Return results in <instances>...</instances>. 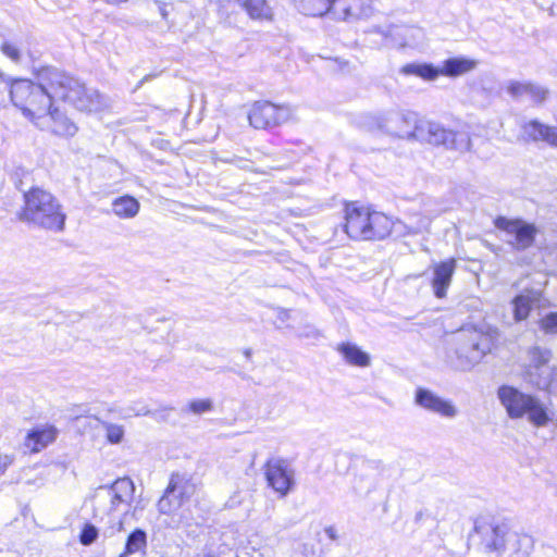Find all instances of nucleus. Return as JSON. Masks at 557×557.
<instances>
[{
	"mask_svg": "<svg viewBox=\"0 0 557 557\" xmlns=\"http://www.w3.org/2000/svg\"><path fill=\"white\" fill-rule=\"evenodd\" d=\"M51 72H60L57 69H44L39 73V84L26 79L15 81L11 85L10 96L15 107L20 108L23 115L36 127L44 124V119L54 106L57 91L48 84V76Z\"/></svg>",
	"mask_w": 557,
	"mask_h": 557,
	"instance_id": "f257e3e1",
	"label": "nucleus"
},
{
	"mask_svg": "<svg viewBox=\"0 0 557 557\" xmlns=\"http://www.w3.org/2000/svg\"><path fill=\"white\" fill-rule=\"evenodd\" d=\"M20 218L36 226L61 232L66 215L59 200L50 191L33 187L24 195V208Z\"/></svg>",
	"mask_w": 557,
	"mask_h": 557,
	"instance_id": "f03ea898",
	"label": "nucleus"
},
{
	"mask_svg": "<svg viewBox=\"0 0 557 557\" xmlns=\"http://www.w3.org/2000/svg\"><path fill=\"white\" fill-rule=\"evenodd\" d=\"M421 116L405 109H389L360 117L359 126L368 132H380L393 138L416 140Z\"/></svg>",
	"mask_w": 557,
	"mask_h": 557,
	"instance_id": "7ed1b4c3",
	"label": "nucleus"
},
{
	"mask_svg": "<svg viewBox=\"0 0 557 557\" xmlns=\"http://www.w3.org/2000/svg\"><path fill=\"white\" fill-rule=\"evenodd\" d=\"M498 339V330L488 324L468 326L457 335L456 367L462 371L472 369L492 350Z\"/></svg>",
	"mask_w": 557,
	"mask_h": 557,
	"instance_id": "20e7f679",
	"label": "nucleus"
},
{
	"mask_svg": "<svg viewBox=\"0 0 557 557\" xmlns=\"http://www.w3.org/2000/svg\"><path fill=\"white\" fill-rule=\"evenodd\" d=\"M49 86L57 91V98L67 101L79 111L97 112L106 107V99L95 89H87L76 78L63 73L51 72Z\"/></svg>",
	"mask_w": 557,
	"mask_h": 557,
	"instance_id": "39448f33",
	"label": "nucleus"
},
{
	"mask_svg": "<svg viewBox=\"0 0 557 557\" xmlns=\"http://www.w3.org/2000/svg\"><path fill=\"white\" fill-rule=\"evenodd\" d=\"M497 396L511 419L527 417L530 423L539 428L548 423L547 409L536 397L509 385L500 386Z\"/></svg>",
	"mask_w": 557,
	"mask_h": 557,
	"instance_id": "423d86ee",
	"label": "nucleus"
},
{
	"mask_svg": "<svg viewBox=\"0 0 557 557\" xmlns=\"http://www.w3.org/2000/svg\"><path fill=\"white\" fill-rule=\"evenodd\" d=\"M297 119L296 109L292 106H276L264 101L256 102L248 112L249 124L257 129L275 127Z\"/></svg>",
	"mask_w": 557,
	"mask_h": 557,
	"instance_id": "0eeeda50",
	"label": "nucleus"
},
{
	"mask_svg": "<svg viewBox=\"0 0 557 557\" xmlns=\"http://www.w3.org/2000/svg\"><path fill=\"white\" fill-rule=\"evenodd\" d=\"M135 492V485L128 478H121L110 486L96 490L95 500L99 509L115 511L121 505H129Z\"/></svg>",
	"mask_w": 557,
	"mask_h": 557,
	"instance_id": "6e6552de",
	"label": "nucleus"
},
{
	"mask_svg": "<svg viewBox=\"0 0 557 557\" xmlns=\"http://www.w3.org/2000/svg\"><path fill=\"white\" fill-rule=\"evenodd\" d=\"M495 226L505 232L507 242L517 250H524L533 245L539 233L537 227L521 219L497 218Z\"/></svg>",
	"mask_w": 557,
	"mask_h": 557,
	"instance_id": "1a4fd4ad",
	"label": "nucleus"
},
{
	"mask_svg": "<svg viewBox=\"0 0 557 557\" xmlns=\"http://www.w3.org/2000/svg\"><path fill=\"white\" fill-rule=\"evenodd\" d=\"M268 485L280 496L285 497L295 484L293 467L282 458H271L264 466Z\"/></svg>",
	"mask_w": 557,
	"mask_h": 557,
	"instance_id": "9d476101",
	"label": "nucleus"
},
{
	"mask_svg": "<svg viewBox=\"0 0 557 557\" xmlns=\"http://www.w3.org/2000/svg\"><path fill=\"white\" fill-rule=\"evenodd\" d=\"M416 140L426 141L432 145H444L450 148H458V141H465L462 134L445 129L440 124L421 117Z\"/></svg>",
	"mask_w": 557,
	"mask_h": 557,
	"instance_id": "9b49d317",
	"label": "nucleus"
},
{
	"mask_svg": "<svg viewBox=\"0 0 557 557\" xmlns=\"http://www.w3.org/2000/svg\"><path fill=\"white\" fill-rule=\"evenodd\" d=\"M456 267L457 260L455 258H448L431 264L432 276L430 284L436 298L443 299L447 296V290L451 284Z\"/></svg>",
	"mask_w": 557,
	"mask_h": 557,
	"instance_id": "f8f14e48",
	"label": "nucleus"
},
{
	"mask_svg": "<svg viewBox=\"0 0 557 557\" xmlns=\"http://www.w3.org/2000/svg\"><path fill=\"white\" fill-rule=\"evenodd\" d=\"M193 491V486L178 476H172L164 495L158 502V510L162 515H171L182 505L185 496Z\"/></svg>",
	"mask_w": 557,
	"mask_h": 557,
	"instance_id": "ddd939ff",
	"label": "nucleus"
},
{
	"mask_svg": "<svg viewBox=\"0 0 557 557\" xmlns=\"http://www.w3.org/2000/svg\"><path fill=\"white\" fill-rule=\"evenodd\" d=\"M368 207L349 203L345 207V232L355 240H364L368 228Z\"/></svg>",
	"mask_w": 557,
	"mask_h": 557,
	"instance_id": "4468645a",
	"label": "nucleus"
},
{
	"mask_svg": "<svg viewBox=\"0 0 557 557\" xmlns=\"http://www.w3.org/2000/svg\"><path fill=\"white\" fill-rule=\"evenodd\" d=\"M416 404L425 410L438 413L445 418H454L458 412L451 401L446 400L425 388L417 389Z\"/></svg>",
	"mask_w": 557,
	"mask_h": 557,
	"instance_id": "2eb2a0df",
	"label": "nucleus"
},
{
	"mask_svg": "<svg viewBox=\"0 0 557 557\" xmlns=\"http://www.w3.org/2000/svg\"><path fill=\"white\" fill-rule=\"evenodd\" d=\"M521 133L527 140L543 141L557 148V126L544 124L539 120H529L521 125Z\"/></svg>",
	"mask_w": 557,
	"mask_h": 557,
	"instance_id": "dca6fc26",
	"label": "nucleus"
},
{
	"mask_svg": "<svg viewBox=\"0 0 557 557\" xmlns=\"http://www.w3.org/2000/svg\"><path fill=\"white\" fill-rule=\"evenodd\" d=\"M42 121L44 124H38L37 127L50 131L58 136L72 137L78 131L76 124L55 106L50 109L48 115Z\"/></svg>",
	"mask_w": 557,
	"mask_h": 557,
	"instance_id": "f3484780",
	"label": "nucleus"
},
{
	"mask_svg": "<svg viewBox=\"0 0 557 557\" xmlns=\"http://www.w3.org/2000/svg\"><path fill=\"white\" fill-rule=\"evenodd\" d=\"M58 433V429L53 425H37L27 432L24 446L30 453H39L55 441Z\"/></svg>",
	"mask_w": 557,
	"mask_h": 557,
	"instance_id": "a211bd4d",
	"label": "nucleus"
},
{
	"mask_svg": "<svg viewBox=\"0 0 557 557\" xmlns=\"http://www.w3.org/2000/svg\"><path fill=\"white\" fill-rule=\"evenodd\" d=\"M368 228L364 240H381L387 237L393 230V221L386 214L371 210L368 207Z\"/></svg>",
	"mask_w": 557,
	"mask_h": 557,
	"instance_id": "6ab92c4d",
	"label": "nucleus"
},
{
	"mask_svg": "<svg viewBox=\"0 0 557 557\" xmlns=\"http://www.w3.org/2000/svg\"><path fill=\"white\" fill-rule=\"evenodd\" d=\"M542 300V294L536 289H524L512 301V313L516 322L524 321L534 306Z\"/></svg>",
	"mask_w": 557,
	"mask_h": 557,
	"instance_id": "aec40b11",
	"label": "nucleus"
},
{
	"mask_svg": "<svg viewBox=\"0 0 557 557\" xmlns=\"http://www.w3.org/2000/svg\"><path fill=\"white\" fill-rule=\"evenodd\" d=\"M368 0H334L333 15L343 21L358 18L367 14Z\"/></svg>",
	"mask_w": 557,
	"mask_h": 557,
	"instance_id": "412c9836",
	"label": "nucleus"
},
{
	"mask_svg": "<svg viewBox=\"0 0 557 557\" xmlns=\"http://www.w3.org/2000/svg\"><path fill=\"white\" fill-rule=\"evenodd\" d=\"M478 66V61L467 57L449 58L442 62V76L456 78L472 72Z\"/></svg>",
	"mask_w": 557,
	"mask_h": 557,
	"instance_id": "4be33fe9",
	"label": "nucleus"
},
{
	"mask_svg": "<svg viewBox=\"0 0 557 557\" xmlns=\"http://www.w3.org/2000/svg\"><path fill=\"white\" fill-rule=\"evenodd\" d=\"M532 539L518 533L508 534L502 557H528L532 550Z\"/></svg>",
	"mask_w": 557,
	"mask_h": 557,
	"instance_id": "5701e85b",
	"label": "nucleus"
},
{
	"mask_svg": "<svg viewBox=\"0 0 557 557\" xmlns=\"http://www.w3.org/2000/svg\"><path fill=\"white\" fill-rule=\"evenodd\" d=\"M247 15L255 21L272 22L274 11L268 0H236Z\"/></svg>",
	"mask_w": 557,
	"mask_h": 557,
	"instance_id": "b1692460",
	"label": "nucleus"
},
{
	"mask_svg": "<svg viewBox=\"0 0 557 557\" xmlns=\"http://www.w3.org/2000/svg\"><path fill=\"white\" fill-rule=\"evenodd\" d=\"M338 352L350 366L366 368L371 363V357L360 347L352 343H343L337 347Z\"/></svg>",
	"mask_w": 557,
	"mask_h": 557,
	"instance_id": "393cba45",
	"label": "nucleus"
},
{
	"mask_svg": "<svg viewBox=\"0 0 557 557\" xmlns=\"http://www.w3.org/2000/svg\"><path fill=\"white\" fill-rule=\"evenodd\" d=\"M139 209L140 205L138 200L128 195L115 198L112 201V210L114 214L121 219L135 218L138 214Z\"/></svg>",
	"mask_w": 557,
	"mask_h": 557,
	"instance_id": "a878e982",
	"label": "nucleus"
},
{
	"mask_svg": "<svg viewBox=\"0 0 557 557\" xmlns=\"http://www.w3.org/2000/svg\"><path fill=\"white\" fill-rule=\"evenodd\" d=\"M406 75H414L424 81L433 82L442 76L441 66H434L430 63H410L401 69Z\"/></svg>",
	"mask_w": 557,
	"mask_h": 557,
	"instance_id": "bb28decb",
	"label": "nucleus"
},
{
	"mask_svg": "<svg viewBox=\"0 0 557 557\" xmlns=\"http://www.w3.org/2000/svg\"><path fill=\"white\" fill-rule=\"evenodd\" d=\"M510 533L511 532H507L499 527L491 528L484 535V546L488 550L497 553L498 557H502L503 548L505 547L508 534Z\"/></svg>",
	"mask_w": 557,
	"mask_h": 557,
	"instance_id": "cd10ccee",
	"label": "nucleus"
},
{
	"mask_svg": "<svg viewBox=\"0 0 557 557\" xmlns=\"http://www.w3.org/2000/svg\"><path fill=\"white\" fill-rule=\"evenodd\" d=\"M295 3L306 15L322 16L333 12L334 0H295Z\"/></svg>",
	"mask_w": 557,
	"mask_h": 557,
	"instance_id": "c85d7f7f",
	"label": "nucleus"
},
{
	"mask_svg": "<svg viewBox=\"0 0 557 557\" xmlns=\"http://www.w3.org/2000/svg\"><path fill=\"white\" fill-rule=\"evenodd\" d=\"M437 214L438 212H432L428 208L424 209V212H412L408 216V227L410 233L417 234L429 230L433 218Z\"/></svg>",
	"mask_w": 557,
	"mask_h": 557,
	"instance_id": "c756f323",
	"label": "nucleus"
},
{
	"mask_svg": "<svg viewBox=\"0 0 557 557\" xmlns=\"http://www.w3.org/2000/svg\"><path fill=\"white\" fill-rule=\"evenodd\" d=\"M147 534L140 529L134 530L127 537L125 550L119 557H128L129 555L139 553L146 548Z\"/></svg>",
	"mask_w": 557,
	"mask_h": 557,
	"instance_id": "7c9ffc66",
	"label": "nucleus"
},
{
	"mask_svg": "<svg viewBox=\"0 0 557 557\" xmlns=\"http://www.w3.org/2000/svg\"><path fill=\"white\" fill-rule=\"evenodd\" d=\"M531 355H532V358L534 360H536V362H537L536 363V368L540 369L542 373L546 374L545 379L535 380L534 384L536 386H539L540 388H545L549 384V380H548L549 370H548L547 367H545V363L549 359V352L548 351H543V350H541L539 348H534L533 350H531Z\"/></svg>",
	"mask_w": 557,
	"mask_h": 557,
	"instance_id": "2f4dec72",
	"label": "nucleus"
},
{
	"mask_svg": "<svg viewBox=\"0 0 557 557\" xmlns=\"http://www.w3.org/2000/svg\"><path fill=\"white\" fill-rule=\"evenodd\" d=\"M531 83L510 81L506 84V91L515 99H520L527 96Z\"/></svg>",
	"mask_w": 557,
	"mask_h": 557,
	"instance_id": "473e14b6",
	"label": "nucleus"
},
{
	"mask_svg": "<svg viewBox=\"0 0 557 557\" xmlns=\"http://www.w3.org/2000/svg\"><path fill=\"white\" fill-rule=\"evenodd\" d=\"M107 441L111 444H120L124 438V428L120 424L106 423L104 425Z\"/></svg>",
	"mask_w": 557,
	"mask_h": 557,
	"instance_id": "72a5a7b5",
	"label": "nucleus"
},
{
	"mask_svg": "<svg viewBox=\"0 0 557 557\" xmlns=\"http://www.w3.org/2000/svg\"><path fill=\"white\" fill-rule=\"evenodd\" d=\"M194 507L195 509H197V515H193L190 506L186 508L181 515L182 523L186 527H190L194 524L198 525L205 521V516L201 512V510L198 509L197 504H195Z\"/></svg>",
	"mask_w": 557,
	"mask_h": 557,
	"instance_id": "f704fd0d",
	"label": "nucleus"
},
{
	"mask_svg": "<svg viewBox=\"0 0 557 557\" xmlns=\"http://www.w3.org/2000/svg\"><path fill=\"white\" fill-rule=\"evenodd\" d=\"M548 90L540 85L532 84L529 87L525 97L530 98L534 103L541 104L547 98Z\"/></svg>",
	"mask_w": 557,
	"mask_h": 557,
	"instance_id": "c9c22d12",
	"label": "nucleus"
},
{
	"mask_svg": "<svg viewBox=\"0 0 557 557\" xmlns=\"http://www.w3.org/2000/svg\"><path fill=\"white\" fill-rule=\"evenodd\" d=\"M212 401L208 398L195 399L188 404V408L196 414H201L212 410Z\"/></svg>",
	"mask_w": 557,
	"mask_h": 557,
	"instance_id": "e433bc0d",
	"label": "nucleus"
},
{
	"mask_svg": "<svg viewBox=\"0 0 557 557\" xmlns=\"http://www.w3.org/2000/svg\"><path fill=\"white\" fill-rule=\"evenodd\" d=\"M98 537V530L95 525L92 524H85L83 530H82V533H81V543L83 545H90L92 544Z\"/></svg>",
	"mask_w": 557,
	"mask_h": 557,
	"instance_id": "4c0bfd02",
	"label": "nucleus"
},
{
	"mask_svg": "<svg viewBox=\"0 0 557 557\" xmlns=\"http://www.w3.org/2000/svg\"><path fill=\"white\" fill-rule=\"evenodd\" d=\"M2 53L10 58L14 62H20L21 60V51L15 44L5 41L0 47Z\"/></svg>",
	"mask_w": 557,
	"mask_h": 557,
	"instance_id": "58836bf2",
	"label": "nucleus"
},
{
	"mask_svg": "<svg viewBox=\"0 0 557 557\" xmlns=\"http://www.w3.org/2000/svg\"><path fill=\"white\" fill-rule=\"evenodd\" d=\"M541 327L546 333H557V312H552L541 320Z\"/></svg>",
	"mask_w": 557,
	"mask_h": 557,
	"instance_id": "ea45409f",
	"label": "nucleus"
},
{
	"mask_svg": "<svg viewBox=\"0 0 557 557\" xmlns=\"http://www.w3.org/2000/svg\"><path fill=\"white\" fill-rule=\"evenodd\" d=\"M404 32L406 35H408L410 37L409 40L406 41V45H408V46L417 45L418 40L423 37L422 30L417 27H406V28H404Z\"/></svg>",
	"mask_w": 557,
	"mask_h": 557,
	"instance_id": "a19ab883",
	"label": "nucleus"
},
{
	"mask_svg": "<svg viewBox=\"0 0 557 557\" xmlns=\"http://www.w3.org/2000/svg\"><path fill=\"white\" fill-rule=\"evenodd\" d=\"M14 462V455L0 450V476L5 473L9 467Z\"/></svg>",
	"mask_w": 557,
	"mask_h": 557,
	"instance_id": "79ce46f5",
	"label": "nucleus"
},
{
	"mask_svg": "<svg viewBox=\"0 0 557 557\" xmlns=\"http://www.w3.org/2000/svg\"><path fill=\"white\" fill-rule=\"evenodd\" d=\"M251 557H275V553L270 548H263L256 550Z\"/></svg>",
	"mask_w": 557,
	"mask_h": 557,
	"instance_id": "37998d69",
	"label": "nucleus"
},
{
	"mask_svg": "<svg viewBox=\"0 0 557 557\" xmlns=\"http://www.w3.org/2000/svg\"><path fill=\"white\" fill-rule=\"evenodd\" d=\"M325 534L327 535V537L332 541H335L337 540V533H336V530L334 527H327L325 528L324 530Z\"/></svg>",
	"mask_w": 557,
	"mask_h": 557,
	"instance_id": "c03bdc74",
	"label": "nucleus"
},
{
	"mask_svg": "<svg viewBox=\"0 0 557 557\" xmlns=\"http://www.w3.org/2000/svg\"><path fill=\"white\" fill-rule=\"evenodd\" d=\"M126 517H127V513H125V515L123 516V518L117 522V531H119V532H122V531H124V530H125L124 524H125Z\"/></svg>",
	"mask_w": 557,
	"mask_h": 557,
	"instance_id": "a18cd8bd",
	"label": "nucleus"
},
{
	"mask_svg": "<svg viewBox=\"0 0 557 557\" xmlns=\"http://www.w3.org/2000/svg\"><path fill=\"white\" fill-rule=\"evenodd\" d=\"M196 557H216V556H214L213 554L205 553V554H199Z\"/></svg>",
	"mask_w": 557,
	"mask_h": 557,
	"instance_id": "49530a36",
	"label": "nucleus"
},
{
	"mask_svg": "<svg viewBox=\"0 0 557 557\" xmlns=\"http://www.w3.org/2000/svg\"><path fill=\"white\" fill-rule=\"evenodd\" d=\"M161 15L163 18H166V16H168V12L164 8H161Z\"/></svg>",
	"mask_w": 557,
	"mask_h": 557,
	"instance_id": "de8ad7c7",
	"label": "nucleus"
}]
</instances>
